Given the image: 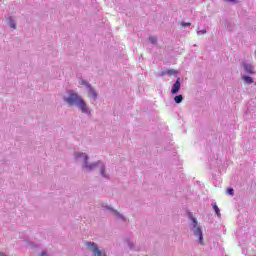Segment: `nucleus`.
Segmentation results:
<instances>
[{"mask_svg": "<svg viewBox=\"0 0 256 256\" xmlns=\"http://www.w3.org/2000/svg\"><path fill=\"white\" fill-rule=\"evenodd\" d=\"M112 215L115 217V219H118L119 221H122V223H128L129 218L125 215L121 214V212L117 210H113Z\"/></svg>", "mask_w": 256, "mask_h": 256, "instance_id": "9", "label": "nucleus"}, {"mask_svg": "<svg viewBox=\"0 0 256 256\" xmlns=\"http://www.w3.org/2000/svg\"><path fill=\"white\" fill-rule=\"evenodd\" d=\"M79 84L83 85L86 88L88 97H90V99L97 101V97H99V93H97V90H95V88H93V86H91V84L87 82V80L81 79L79 81Z\"/></svg>", "mask_w": 256, "mask_h": 256, "instance_id": "6", "label": "nucleus"}, {"mask_svg": "<svg viewBox=\"0 0 256 256\" xmlns=\"http://www.w3.org/2000/svg\"><path fill=\"white\" fill-rule=\"evenodd\" d=\"M179 91H181V78H177L175 83L172 85L171 88V94L172 95H177V93H179Z\"/></svg>", "mask_w": 256, "mask_h": 256, "instance_id": "8", "label": "nucleus"}, {"mask_svg": "<svg viewBox=\"0 0 256 256\" xmlns=\"http://www.w3.org/2000/svg\"><path fill=\"white\" fill-rule=\"evenodd\" d=\"M242 69L247 75H256L255 65L253 63L243 62Z\"/></svg>", "mask_w": 256, "mask_h": 256, "instance_id": "7", "label": "nucleus"}, {"mask_svg": "<svg viewBox=\"0 0 256 256\" xmlns=\"http://www.w3.org/2000/svg\"><path fill=\"white\" fill-rule=\"evenodd\" d=\"M174 101L175 103L179 104V103H183V95H177L174 97Z\"/></svg>", "mask_w": 256, "mask_h": 256, "instance_id": "16", "label": "nucleus"}, {"mask_svg": "<svg viewBox=\"0 0 256 256\" xmlns=\"http://www.w3.org/2000/svg\"><path fill=\"white\" fill-rule=\"evenodd\" d=\"M0 256H7V254L0 252Z\"/></svg>", "mask_w": 256, "mask_h": 256, "instance_id": "23", "label": "nucleus"}, {"mask_svg": "<svg viewBox=\"0 0 256 256\" xmlns=\"http://www.w3.org/2000/svg\"><path fill=\"white\" fill-rule=\"evenodd\" d=\"M5 19L8 21V25L11 29H17V23H15L13 16H5Z\"/></svg>", "mask_w": 256, "mask_h": 256, "instance_id": "11", "label": "nucleus"}, {"mask_svg": "<svg viewBox=\"0 0 256 256\" xmlns=\"http://www.w3.org/2000/svg\"><path fill=\"white\" fill-rule=\"evenodd\" d=\"M227 1L228 3H235V0H225Z\"/></svg>", "mask_w": 256, "mask_h": 256, "instance_id": "22", "label": "nucleus"}, {"mask_svg": "<svg viewBox=\"0 0 256 256\" xmlns=\"http://www.w3.org/2000/svg\"><path fill=\"white\" fill-rule=\"evenodd\" d=\"M74 161L80 163L84 173H92L95 162H89V154L81 151H76L73 154Z\"/></svg>", "mask_w": 256, "mask_h": 256, "instance_id": "2", "label": "nucleus"}, {"mask_svg": "<svg viewBox=\"0 0 256 256\" xmlns=\"http://www.w3.org/2000/svg\"><path fill=\"white\" fill-rule=\"evenodd\" d=\"M241 79H242L244 85H252V83H255V80L253 79V77H251L247 74H242Z\"/></svg>", "mask_w": 256, "mask_h": 256, "instance_id": "10", "label": "nucleus"}, {"mask_svg": "<svg viewBox=\"0 0 256 256\" xmlns=\"http://www.w3.org/2000/svg\"><path fill=\"white\" fill-rule=\"evenodd\" d=\"M98 169V175L104 181H111V170L107 167V163L103 160L95 161L92 166V171Z\"/></svg>", "mask_w": 256, "mask_h": 256, "instance_id": "3", "label": "nucleus"}, {"mask_svg": "<svg viewBox=\"0 0 256 256\" xmlns=\"http://www.w3.org/2000/svg\"><path fill=\"white\" fill-rule=\"evenodd\" d=\"M102 209H104V211H110V213L113 215V211H115V209L107 204H102Z\"/></svg>", "mask_w": 256, "mask_h": 256, "instance_id": "13", "label": "nucleus"}, {"mask_svg": "<svg viewBox=\"0 0 256 256\" xmlns=\"http://www.w3.org/2000/svg\"><path fill=\"white\" fill-rule=\"evenodd\" d=\"M62 99L66 105L78 108V111L86 115V117H93V110L89 107L85 99H83V96L75 92V90H67L62 96Z\"/></svg>", "mask_w": 256, "mask_h": 256, "instance_id": "1", "label": "nucleus"}, {"mask_svg": "<svg viewBox=\"0 0 256 256\" xmlns=\"http://www.w3.org/2000/svg\"><path fill=\"white\" fill-rule=\"evenodd\" d=\"M162 75H177V70L170 69V70H167L165 72H162Z\"/></svg>", "mask_w": 256, "mask_h": 256, "instance_id": "14", "label": "nucleus"}, {"mask_svg": "<svg viewBox=\"0 0 256 256\" xmlns=\"http://www.w3.org/2000/svg\"><path fill=\"white\" fill-rule=\"evenodd\" d=\"M191 224H190V231L194 235V237H197L198 243L201 245H205V242L203 240V230L201 229V225H199V222L197 221V218L191 216Z\"/></svg>", "mask_w": 256, "mask_h": 256, "instance_id": "4", "label": "nucleus"}, {"mask_svg": "<svg viewBox=\"0 0 256 256\" xmlns=\"http://www.w3.org/2000/svg\"><path fill=\"white\" fill-rule=\"evenodd\" d=\"M197 35L200 37L201 35H206L207 29L200 30L199 28L196 31Z\"/></svg>", "mask_w": 256, "mask_h": 256, "instance_id": "18", "label": "nucleus"}, {"mask_svg": "<svg viewBox=\"0 0 256 256\" xmlns=\"http://www.w3.org/2000/svg\"><path fill=\"white\" fill-rule=\"evenodd\" d=\"M227 195H235V190L233 188H228L227 191H226Z\"/></svg>", "mask_w": 256, "mask_h": 256, "instance_id": "19", "label": "nucleus"}, {"mask_svg": "<svg viewBox=\"0 0 256 256\" xmlns=\"http://www.w3.org/2000/svg\"><path fill=\"white\" fill-rule=\"evenodd\" d=\"M149 42H150L152 45H157V36H150V37H149Z\"/></svg>", "mask_w": 256, "mask_h": 256, "instance_id": "17", "label": "nucleus"}, {"mask_svg": "<svg viewBox=\"0 0 256 256\" xmlns=\"http://www.w3.org/2000/svg\"><path fill=\"white\" fill-rule=\"evenodd\" d=\"M125 243H126V245H128L129 249H131L132 251L137 250V248L135 247V241H133L129 238H126Z\"/></svg>", "mask_w": 256, "mask_h": 256, "instance_id": "12", "label": "nucleus"}, {"mask_svg": "<svg viewBox=\"0 0 256 256\" xmlns=\"http://www.w3.org/2000/svg\"><path fill=\"white\" fill-rule=\"evenodd\" d=\"M181 27H191V23H189V22H181Z\"/></svg>", "mask_w": 256, "mask_h": 256, "instance_id": "20", "label": "nucleus"}, {"mask_svg": "<svg viewBox=\"0 0 256 256\" xmlns=\"http://www.w3.org/2000/svg\"><path fill=\"white\" fill-rule=\"evenodd\" d=\"M85 247L88 251L92 252V256H107L105 249H101L95 242L86 241Z\"/></svg>", "mask_w": 256, "mask_h": 256, "instance_id": "5", "label": "nucleus"}, {"mask_svg": "<svg viewBox=\"0 0 256 256\" xmlns=\"http://www.w3.org/2000/svg\"><path fill=\"white\" fill-rule=\"evenodd\" d=\"M212 207L218 217H221V210H219V206L217 204H212Z\"/></svg>", "mask_w": 256, "mask_h": 256, "instance_id": "15", "label": "nucleus"}, {"mask_svg": "<svg viewBox=\"0 0 256 256\" xmlns=\"http://www.w3.org/2000/svg\"><path fill=\"white\" fill-rule=\"evenodd\" d=\"M40 255H41V256H49V255H47V251H42V252L40 253Z\"/></svg>", "mask_w": 256, "mask_h": 256, "instance_id": "21", "label": "nucleus"}]
</instances>
